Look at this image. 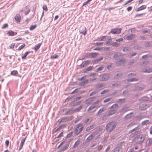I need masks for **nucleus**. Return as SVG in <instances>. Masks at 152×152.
<instances>
[{
  "mask_svg": "<svg viewBox=\"0 0 152 152\" xmlns=\"http://www.w3.org/2000/svg\"><path fill=\"white\" fill-rule=\"evenodd\" d=\"M116 126V125L115 122H111L106 125V130L107 132H111L115 128Z\"/></svg>",
  "mask_w": 152,
  "mask_h": 152,
  "instance_id": "obj_1",
  "label": "nucleus"
},
{
  "mask_svg": "<svg viewBox=\"0 0 152 152\" xmlns=\"http://www.w3.org/2000/svg\"><path fill=\"white\" fill-rule=\"evenodd\" d=\"M121 28H114L112 29L110 33L113 34H118L121 32Z\"/></svg>",
  "mask_w": 152,
  "mask_h": 152,
  "instance_id": "obj_2",
  "label": "nucleus"
},
{
  "mask_svg": "<svg viewBox=\"0 0 152 152\" xmlns=\"http://www.w3.org/2000/svg\"><path fill=\"white\" fill-rule=\"evenodd\" d=\"M83 125L81 124H78V126L75 129L76 133H80L83 130Z\"/></svg>",
  "mask_w": 152,
  "mask_h": 152,
  "instance_id": "obj_3",
  "label": "nucleus"
},
{
  "mask_svg": "<svg viewBox=\"0 0 152 152\" xmlns=\"http://www.w3.org/2000/svg\"><path fill=\"white\" fill-rule=\"evenodd\" d=\"M72 139H69L66 142V144L60 150L61 151H63L66 150L67 149L69 145L70 142L71 141Z\"/></svg>",
  "mask_w": 152,
  "mask_h": 152,
  "instance_id": "obj_4",
  "label": "nucleus"
},
{
  "mask_svg": "<svg viewBox=\"0 0 152 152\" xmlns=\"http://www.w3.org/2000/svg\"><path fill=\"white\" fill-rule=\"evenodd\" d=\"M110 77L109 74H104L102 75L101 78V80L104 81L108 80Z\"/></svg>",
  "mask_w": 152,
  "mask_h": 152,
  "instance_id": "obj_5",
  "label": "nucleus"
},
{
  "mask_svg": "<svg viewBox=\"0 0 152 152\" xmlns=\"http://www.w3.org/2000/svg\"><path fill=\"white\" fill-rule=\"evenodd\" d=\"M30 10L28 6L25 7L21 11V12H23L26 15L28 14L30 12Z\"/></svg>",
  "mask_w": 152,
  "mask_h": 152,
  "instance_id": "obj_6",
  "label": "nucleus"
},
{
  "mask_svg": "<svg viewBox=\"0 0 152 152\" xmlns=\"http://www.w3.org/2000/svg\"><path fill=\"white\" fill-rule=\"evenodd\" d=\"M80 32L85 35L86 34V29L85 27H81L80 29Z\"/></svg>",
  "mask_w": 152,
  "mask_h": 152,
  "instance_id": "obj_7",
  "label": "nucleus"
},
{
  "mask_svg": "<svg viewBox=\"0 0 152 152\" xmlns=\"http://www.w3.org/2000/svg\"><path fill=\"white\" fill-rule=\"evenodd\" d=\"M107 108L106 107H103L101 108L96 113V115H100L103 112L106 110Z\"/></svg>",
  "mask_w": 152,
  "mask_h": 152,
  "instance_id": "obj_8",
  "label": "nucleus"
},
{
  "mask_svg": "<svg viewBox=\"0 0 152 152\" xmlns=\"http://www.w3.org/2000/svg\"><path fill=\"white\" fill-rule=\"evenodd\" d=\"M91 61L90 60H89L83 62L80 66L82 68L85 67L90 64Z\"/></svg>",
  "mask_w": 152,
  "mask_h": 152,
  "instance_id": "obj_9",
  "label": "nucleus"
},
{
  "mask_svg": "<svg viewBox=\"0 0 152 152\" xmlns=\"http://www.w3.org/2000/svg\"><path fill=\"white\" fill-rule=\"evenodd\" d=\"M103 59V57H100L98 58L93 60L92 61V64H96L99 62L102 61Z\"/></svg>",
  "mask_w": 152,
  "mask_h": 152,
  "instance_id": "obj_10",
  "label": "nucleus"
},
{
  "mask_svg": "<svg viewBox=\"0 0 152 152\" xmlns=\"http://www.w3.org/2000/svg\"><path fill=\"white\" fill-rule=\"evenodd\" d=\"M98 54L96 53H89L88 55V58H94L96 57L97 55Z\"/></svg>",
  "mask_w": 152,
  "mask_h": 152,
  "instance_id": "obj_11",
  "label": "nucleus"
},
{
  "mask_svg": "<svg viewBox=\"0 0 152 152\" xmlns=\"http://www.w3.org/2000/svg\"><path fill=\"white\" fill-rule=\"evenodd\" d=\"M70 119V118L67 117H65L61 118L60 120H59V123L60 124L61 122H65L68 121Z\"/></svg>",
  "mask_w": 152,
  "mask_h": 152,
  "instance_id": "obj_12",
  "label": "nucleus"
},
{
  "mask_svg": "<svg viewBox=\"0 0 152 152\" xmlns=\"http://www.w3.org/2000/svg\"><path fill=\"white\" fill-rule=\"evenodd\" d=\"M94 98V97H91L86 99L85 101V104H91Z\"/></svg>",
  "mask_w": 152,
  "mask_h": 152,
  "instance_id": "obj_13",
  "label": "nucleus"
},
{
  "mask_svg": "<svg viewBox=\"0 0 152 152\" xmlns=\"http://www.w3.org/2000/svg\"><path fill=\"white\" fill-rule=\"evenodd\" d=\"M26 137L22 139L21 142V143L20 145V146L19 148V151H20L21 149L22 148L23 146V145L24 143L25 140H26Z\"/></svg>",
  "mask_w": 152,
  "mask_h": 152,
  "instance_id": "obj_14",
  "label": "nucleus"
},
{
  "mask_svg": "<svg viewBox=\"0 0 152 152\" xmlns=\"http://www.w3.org/2000/svg\"><path fill=\"white\" fill-rule=\"evenodd\" d=\"M146 8V6L145 5H142L138 8L137 9H136V12H138L145 9Z\"/></svg>",
  "mask_w": 152,
  "mask_h": 152,
  "instance_id": "obj_15",
  "label": "nucleus"
},
{
  "mask_svg": "<svg viewBox=\"0 0 152 152\" xmlns=\"http://www.w3.org/2000/svg\"><path fill=\"white\" fill-rule=\"evenodd\" d=\"M116 112V110H110L108 113V115H107V116H109L114 114Z\"/></svg>",
  "mask_w": 152,
  "mask_h": 152,
  "instance_id": "obj_16",
  "label": "nucleus"
},
{
  "mask_svg": "<svg viewBox=\"0 0 152 152\" xmlns=\"http://www.w3.org/2000/svg\"><path fill=\"white\" fill-rule=\"evenodd\" d=\"M144 140V137L141 135L138 137L137 139V140L138 142H141L143 141Z\"/></svg>",
  "mask_w": 152,
  "mask_h": 152,
  "instance_id": "obj_17",
  "label": "nucleus"
},
{
  "mask_svg": "<svg viewBox=\"0 0 152 152\" xmlns=\"http://www.w3.org/2000/svg\"><path fill=\"white\" fill-rule=\"evenodd\" d=\"M133 38V35L132 34L130 35H125L124 39L128 40H132Z\"/></svg>",
  "mask_w": 152,
  "mask_h": 152,
  "instance_id": "obj_18",
  "label": "nucleus"
},
{
  "mask_svg": "<svg viewBox=\"0 0 152 152\" xmlns=\"http://www.w3.org/2000/svg\"><path fill=\"white\" fill-rule=\"evenodd\" d=\"M151 123H152L149 120H146L142 122L141 124L142 125H146Z\"/></svg>",
  "mask_w": 152,
  "mask_h": 152,
  "instance_id": "obj_19",
  "label": "nucleus"
},
{
  "mask_svg": "<svg viewBox=\"0 0 152 152\" xmlns=\"http://www.w3.org/2000/svg\"><path fill=\"white\" fill-rule=\"evenodd\" d=\"M20 18L21 17L20 14H17L15 18V19L16 21L17 22H19L20 20Z\"/></svg>",
  "mask_w": 152,
  "mask_h": 152,
  "instance_id": "obj_20",
  "label": "nucleus"
},
{
  "mask_svg": "<svg viewBox=\"0 0 152 152\" xmlns=\"http://www.w3.org/2000/svg\"><path fill=\"white\" fill-rule=\"evenodd\" d=\"M75 113L74 109H71L66 112V114H71Z\"/></svg>",
  "mask_w": 152,
  "mask_h": 152,
  "instance_id": "obj_21",
  "label": "nucleus"
},
{
  "mask_svg": "<svg viewBox=\"0 0 152 152\" xmlns=\"http://www.w3.org/2000/svg\"><path fill=\"white\" fill-rule=\"evenodd\" d=\"M80 142V140H77L75 142L73 146L72 147V148H75L79 144Z\"/></svg>",
  "mask_w": 152,
  "mask_h": 152,
  "instance_id": "obj_22",
  "label": "nucleus"
},
{
  "mask_svg": "<svg viewBox=\"0 0 152 152\" xmlns=\"http://www.w3.org/2000/svg\"><path fill=\"white\" fill-rule=\"evenodd\" d=\"M112 152H121L120 148L118 147H116L113 150Z\"/></svg>",
  "mask_w": 152,
  "mask_h": 152,
  "instance_id": "obj_23",
  "label": "nucleus"
},
{
  "mask_svg": "<svg viewBox=\"0 0 152 152\" xmlns=\"http://www.w3.org/2000/svg\"><path fill=\"white\" fill-rule=\"evenodd\" d=\"M125 62V60L124 59H122L116 61V63L118 64L121 65L124 63Z\"/></svg>",
  "mask_w": 152,
  "mask_h": 152,
  "instance_id": "obj_24",
  "label": "nucleus"
},
{
  "mask_svg": "<svg viewBox=\"0 0 152 152\" xmlns=\"http://www.w3.org/2000/svg\"><path fill=\"white\" fill-rule=\"evenodd\" d=\"M125 100V98H122L121 99H118L116 100V102L119 103L120 102L121 103H124Z\"/></svg>",
  "mask_w": 152,
  "mask_h": 152,
  "instance_id": "obj_25",
  "label": "nucleus"
},
{
  "mask_svg": "<svg viewBox=\"0 0 152 152\" xmlns=\"http://www.w3.org/2000/svg\"><path fill=\"white\" fill-rule=\"evenodd\" d=\"M131 48L129 47H125L123 49V51L124 52H127L130 51Z\"/></svg>",
  "mask_w": 152,
  "mask_h": 152,
  "instance_id": "obj_26",
  "label": "nucleus"
},
{
  "mask_svg": "<svg viewBox=\"0 0 152 152\" xmlns=\"http://www.w3.org/2000/svg\"><path fill=\"white\" fill-rule=\"evenodd\" d=\"M96 107L95 105L93 104L89 107L88 109V111H91Z\"/></svg>",
  "mask_w": 152,
  "mask_h": 152,
  "instance_id": "obj_27",
  "label": "nucleus"
},
{
  "mask_svg": "<svg viewBox=\"0 0 152 152\" xmlns=\"http://www.w3.org/2000/svg\"><path fill=\"white\" fill-rule=\"evenodd\" d=\"M128 76L129 77H131V79H129L127 80L128 82H132L133 81V78H132L133 75L132 73H131L130 74H129L128 75Z\"/></svg>",
  "mask_w": 152,
  "mask_h": 152,
  "instance_id": "obj_28",
  "label": "nucleus"
},
{
  "mask_svg": "<svg viewBox=\"0 0 152 152\" xmlns=\"http://www.w3.org/2000/svg\"><path fill=\"white\" fill-rule=\"evenodd\" d=\"M8 34H9V35L10 36H14L17 34V33H15L14 31H11V30L9 31L8 32Z\"/></svg>",
  "mask_w": 152,
  "mask_h": 152,
  "instance_id": "obj_29",
  "label": "nucleus"
},
{
  "mask_svg": "<svg viewBox=\"0 0 152 152\" xmlns=\"http://www.w3.org/2000/svg\"><path fill=\"white\" fill-rule=\"evenodd\" d=\"M104 86V84L101 83L100 84H97L96 85V87L97 89L100 88H102Z\"/></svg>",
  "mask_w": 152,
  "mask_h": 152,
  "instance_id": "obj_30",
  "label": "nucleus"
},
{
  "mask_svg": "<svg viewBox=\"0 0 152 152\" xmlns=\"http://www.w3.org/2000/svg\"><path fill=\"white\" fill-rule=\"evenodd\" d=\"M122 75V74L121 72L118 73L116 74L114 76L115 79H118Z\"/></svg>",
  "mask_w": 152,
  "mask_h": 152,
  "instance_id": "obj_31",
  "label": "nucleus"
},
{
  "mask_svg": "<svg viewBox=\"0 0 152 152\" xmlns=\"http://www.w3.org/2000/svg\"><path fill=\"white\" fill-rule=\"evenodd\" d=\"M41 44L39 43L35 46L34 49L36 51H37L39 49L41 46Z\"/></svg>",
  "mask_w": 152,
  "mask_h": 152,
  "instance_id": "obj_32",
  "label": "nucleus"
},
{
  "mask_svg": "<svg viewBox=\"0 0 152 152\" xmlns=\"http://www.w3.org/2000/svg\"><path fill=\"white\" fill-rule=\"evenodd\" d=\"M83 108V105H81L79 107L75 108V112H79Z\"/></svg>",
  "mask_w": 152,
  "mask_h": 152,
  "instance_id": "obj_33",
  "label": "nucleus"
},
{
  "mask_svg": "<svg viewBox=\"0 0 152 152\" xmlns=\"http://www.w3.org/2000/svg\"><path fill=\"white\" fill-rule=\"evenodd\" d=\"M93 138V135L92 134L90 135L87 138L86 140L87 142H89Z\"/></svg>",
  "mask_w": 152,
  "mask_h": 152,
  "instance_id": "obj_34",
  "label": "nucleus"
},
{
  "mask_svg": "<svg viewBox=\"0 0 152 152\" xmlns=\"http://www.w3.org/2000/svg\"><path fill=\"white\" fill-rule=\"evenodd\" d=\"M146 105L145 104H142L140 106V108L141 110H143L146 109Z\"/></svg>",
  "mask_w": 152,
  "mask_h": 152,
  "instance_id": "obj_35",
  "label": "nucleus"
},
{
  "mask_svg": "<svg viewBox=\"0 0 152 152\" xmlns=\"http://www.w3.org/2000/svg\"><path fill=\"white\" fill-rule=\"evenodd\" d=\"M104 69V67L103 66H101L98 67L96 70L95 71L96 72H98L99 71H101L102 70Z\"/></svg>",
  "mask_w": 152,
  "mask_h": 152,
  "instance_id": "obj_36",
  "label": "nucleus"
},
{
  "mask_svg": "<svg viewBox=\"0 0 152 152\" xmlns=\"http://www.w3.org/2000/svg\"><path fill=\"white\" fill-rule=\"evenodd\" d=\"M88 82V80H86L84 81L81 82L80 83V86H83L85 84L87 83Z\"/></svg>",
  "mask_w": 152,
  "mask_h": 152,
  "instance_id": "obj_37",
  "label": "nucleus"
},
{
  "mask_svg": "<svg viewBox=\"0 0 152 152\" xmlns=\"http://www.w3.org/2000/svg\"><path fill=\"white\" fill-rule=\"evenodd\" d=\"M111 45L113 47H118L120 45V44L117 42H113L112 43Z\"/></svg>",
  "mask_w": 152,
  "mask_h": 152,
  "instance_id": "obj_38",
  "label": "nucleus"
},
{
  "mask_svg": "<svg viewBox=\"0 0 152 152\" xmlns=\"http://www.w3.org/2000/svg\"><path fill=\"white\" fill-rule=\"evenodd\" d=\"M93 69V66H90L85 69V71H84V72H86L91 71Z\"/></svg>",
  "mask_w": 152,
  "mask_h": 152,
  "instance_id": "obj_39",
  "label": "nucleus"
},
{
  "mask_svg": "<svg viewBox=\"0 0 152 152\" xmlns=\"http://www.w3.org/2000/svg\"><path fill=\"white\" fill-rule=\"evenodd\" d=\"M128 108L126 106L124 107L121 110V112H125L127 111Z\"/></svg>",
  "mask_w": 152,
  "mask_h": 152,
  "instance_id": "obj_40",
  "label": "nucleus"
},
{
  "mask_svg": "<svg viewBox=\"0 0 152 152\" xmlns=\"http://www.w3.org/2000/svg\"><path fill=\"white\" fill-rule=\"evenodd\" d=\"M133 114V113L131 112V113H130L126 115L125 117V118H129L130 117H132V115Z\"/></svg>",
  "mask_w": 152,
  "mask_h": 152,
  "instance_id": "obj_41",
  "label": "nucleus"
},
{
  "mask_svg": "<svg viewBox=\"0 0 152 152\" xmlns=\"http://www.w3.org/2000/svg\"><path fill=\"white\" fill-rule=\"evenodd\" d=\"M29 53V52H28V51H27L25 53H24V56H22V59H25L26 56H27L28 55V54Z\"/></svg>",
  "mask_w": 152,
  "mask_h": 152,
  "instance_id": "obj_42",
  "label": "nucleus"
},
{
  "mask_svg": "<svg viewBox=\"0 0 152 152\" xmlns=\"http://www.w3.org/2000/svg\"><path fill=\"white\" fill-rule=\"evenodd\" d=\"M18 74V72L16 70H14L11 72V75H15Z\"/></svg>",
  "mask_w": 152,
  "mask_h": 152,
  "instance_id": "obj_43",
  "label": "nucleus"
},
{
  "mask_svg": "<svg viewBox=\"0 0 152 152\" xmlns=\"http://www.w3.org/2000/svg\"><path fill=\"white\" fill-rule=\"evenodd\" d=\"M109 91V90L108 89L104 90L102 91V92L101 93V94H103L106 93H108Z\"/></svg>",
  "mask_w": 152,
  "mask_h": 152,
  "instance_id": "obj_44",
  "label": "nucleus"
},
{
  "mask_svg": "<svg viewBox=\"0 0 152 152\" xmlns=\"http://www.w3.org/2000/svg\"><path fill=\"white\" fill-rule=\"evenodd\" d=\"M94 128V126H88V127H87L86 128V130L87 131H88L91 129H93Z\"/></svg>",
  "mask_w": 152,
  "mask_h": 152,
  "instance_id": "obj_45",
  "label": "nucleus"
},
{
  "mask_svg": "<svg viewBox=\"0 0 152 152\" xmlns=\"http://www.w3.org/2000/svg\"><path fill=\"white\" fill-rule=\"evenodd\" d=\"M25 46V44H23V45H22L20 46L18 49V50H20L22 49L23 48H24Z\"/></svg>",
  "mask_w": 152,
  "mask_h": 152,
  "instance_id": "obj_46",
  "label": "nucleus"
},
{
  "mask_svg": "<svg viewBox=\"0 0 152 152\" xmlns=\"http://www.w3.org/2000/svg\"><path fill=\"white\" fill-rule=\"evenodd\" d=\"M110 48L109 47H104L102 48V50L106 51H108L109 50Z\"/></svg>",
  "mask_w": 152,
  "mask_h": 152,
  "instance_id": "obj_47",
  "label": "nucleus"
},
{
  "mask_svg": "<svg viewBox=\"0 0 152 152\" xmlns=\"http://www.w3.org/2000/svg\"><path fill=\"white\" fill-rule=\"evenodd\" d=\"M106 43L107 44L110 45H111L112 43V39H109Z\"/></svg>",
  "mask_w": 152,
  "mask_h": 152,
  "instance_id": "obj_48",
  "label": "nucleus"
},
{
  "mask_svg": "<svg viewBox=\"0 0 152 152\" xmlns=\"http://www.w3.org/2000/svg\"><path fill=\"white\" fill-rule=\"evenodd\" d=\"M36 27V25L31 26L30 28V30H34V29Z\"/></svg>",
  "mask_w": 152,
  "mask_h": 152,
  "instance_id": "obj_49",
  "label": "nucleus"
},
{
  "mask_svg": "<svg viewBox=\"0 0 152 152\" xmlns=\"http://www.w3.org/2000/svg\"><path fill=\"white\" fill-rule=\"evenodd\" d=\"M97 150L99 151H100L102 148V145H99L97 147Z\"/></svg>",
  "mask_w": 152,
  "mask_h": 152,
  "instance_id": "obj_50",
  "label": "nucleus"
},
{
  "mask_svg": "<svg viewBox=\"0 0 152 152\" xmlns=\"http://www.w3.org/2000/svg\"><path fill=\"white\" fill-rule=\"evenodd\" d=\"M112 99V98H108L106 99L104 101V102H107L110 101Z\"/></svg>",
  "mask_w": 152,
  "mask_h": 152,
  "instance_id": "obj_51",
  "label": "nucleus"
},
{
  "mask_svg": "<svg viewBox=\"0 0 152 152\" xmlns=\"http://www.w3.org/2000/svg\"><path fill=\"white\" fill-rule=\"evenodd\" d=\"M8 27V25L7 24H4L3 26L1 27L2 29H4Z\"/></svg>",
  "mask_w": 152,
  "mask_h": 152,
  "instance_id": "obj_52",
  "label": "nucleus"
},
{
  "mask_svg": "<svg viewBox=\"0 0 152 152\" xmlns=\"http://www.w3.org/2000/svg\"><path fill=\"white\" fill-rule=\"evenodd\" d=\"M64 126L65 125H61L59 127L56 129V131L61 129V128L64 127Z\"/></svg>",
  "mask_w": 152,
  "mask_h": 152,
  "instance_id": "obj_53",
  "label": "nucleus"
},
{
  "mask_svg": "<svg viewBox=\"0 0 152 152\" xmlns=\"http://www.w3.org/2000/svg\"><path fill=\"white\" fill-rule=\"evenodd\" d=\"M144 72L148 73L151 72H152V69H146Z\"/></svg>",
  "mask_w": 152,
  "mask_h": 152,
  "instance_id": "obj_54",
  "label": "nucleus"
},
{
  "mask_svg": "<svg viewBox=\"0 0 152 152\" xmlns=\"http://www.w3.org/2000/svg\"><path fill=\"white\" fill-rule=\"evenodd\" d=\"M96 93H97V91H94L92 92L89 95H90V96H92L95 95V94H96Z\"/></svg>",
  "mask_w": 152,
  "mask_h": 152,
  "instance_id": "obj_55",
  "label": "nucleus"
},
{
  "mask_svg": "<svg viewBox=\"0 0 152 152\" xmlns=\"http://www.w3.org/2000/svg\"><path fill=\"white\" fill-rule=\"evenodd\" d=\"M113 107L114 108H118V105L117 104H114L113 105Z\"/></svg>",
  "mask_w": 152,
  "mask_h": 152,
  "instance_id": "obj_56",
  "label": "nucleus"
},
{
  "mask_svg": "<svg viewBox=\"0 0 152 152\" xmlns=\"http://www.w3.org/2000/svg\"><path fill=\"white\" fill-rule=\"evenodd\" d=\"M119 85V84L118 83H113L112 84V86L113 87H116L118 86Z\"/></svg>",
  "mask_w": 152,
  "mask_h": 152,
  "instance_id": "obj_57",
  "label": "nucleus"
},
{
  "mask_svg": "<svg viewBox=\"0 0 152 152\" xmlns=\"http://www.w3.org/2000/svg\"><path fill=\"white\" fill-rule=\"evenodd\" d=\"M81 119L80 118H77L75 121L74 123L75 124L77 123L78 122L80 121Z\"/></svg>",
  "mask_w": 152,
  "mask_h": 152,
  "instance_id": "obj_58",
  "label": "nucleus"
},
{
  "mask_svg": "<svg viewBox=\"0 0 152 152\" xmlns=\"http://www.w3.org/2000/svg\"><path fill=\"white\" fill-rule=\"evenodd\" d=\"M115 40L117 42H122L123 41V39L122 38H120L118 39H116Z\"/></svg>",
  "mask_w": 152,
  "mask_h": 152,
  "instance_id": "obj_59",
  "label": "nucleus"
},
{
  "mask_svg": "<svg viewBox=\"0 0 152 152\" xmlns=\"http://www.w3.org/2000/svg\"><path fill=\"white\" fill-rule=\"evenodd\" d=\"M58 56L56 54H55L52 56H51V58H56L58 57Z\"/></svg>",
  "mask_w": 152,
  "mask_h": 152,
  "instance_id": "obj_60",
  "label": "nucleus"
},
{
  "mask_svg": "<svg viewBox=\"0 0 152 152\" xmlns=\"http://www.w3.org/2000/svg\"><path fill=\"white\" fill-rule=\"evenodd\" d=\"M9 143V140H6L5 142V144L7 146H8Z\"/></svg>",
  "mask_w": 152,
  "mask_h": 152,
  "instance_id": "obj_61",
  "label": "nucleus"
},
{
  "mask_svg": "<svg viewBox=\"0 0 152 152\" xmlns=\"http://www.w3.org/2000/svg\"><path fill=\"white\" fill-rule=\"evenodd\" d=\"M106 38L105 36H103L99 40L101 41H104L106 40Z\"/></svg>",
  "mask_w": 152,
  "mask_h": 152,
  "instance_id": "obj_62",
  "label": "nucleus"
},
{
  "mask_svg": "<svg viewBox=\"0 0 152 152\" xmlns=\"http://www.w3.org/2000/svg\"><path fill=\"white\" fill-rule=\"evenodd\" d=\"M110 149V145H108L107 147V148L105 150V152H107Z\"/></svg>",
  "mask_w": 152,
  "mask_h": 152,
  "instance_id": "obj_63",
  "label": "nucleus"
},
{
  "mask_svg": "<svg viewBox=\"0 0 152 152\" xmlns=\"http://www.w3.org/2000/svg\"><path fill=\"white\" fill-rule=\"evenodd\" d=\"M132 7H129L127 8V10L128 11H129L132 10Z\"/></svg>",
  "mask_w": 152,
  "mask_h": 152,
  "instance_id": "obj_64",
  "label": "nucleus"
}]
</instances>
